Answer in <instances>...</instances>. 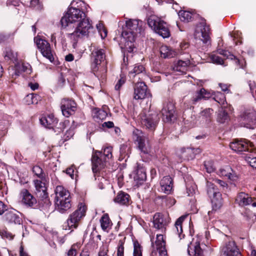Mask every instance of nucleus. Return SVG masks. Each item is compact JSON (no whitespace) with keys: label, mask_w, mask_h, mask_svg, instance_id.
<instances>
[{"label":"nucleus","mask_w":256,"mask_h":256,"mask_svg":"<svg viewBox=\"0 0 256 256\" xmlns=\"http://www.w3.org/2000/svg\"><path fill=\"white\" fill-rule=\"evenodd\" d=\"M88 6L83 1L72 0L66 14L62 18V27L66 28L70 24L78 22L74 32L70 34L71 38L76 40L87 36L92 26L89 19L86 17V12Z\"/></svg>","instance_id":"1"},{"label":"nucleus","mask_w":256,"mask_h":256,"mask_svg":"<svg viewBox=\"0 0 256 256\" xmlns=\"http://www.w3.org/2000/svg\"><path fill=\"white\" fill-rule=\"evenodd\" d=\"M112 147L107 146L104 148L103 153L96 151L92 158V170L95 180L100 182L99 188H103V185L106 182L104 178V171L106 162L112 158Z\"/></svg>","instance_id":"2"},{"label":"nucleus","mask_w":256,"mask_h":256,"mask_svg":"<svg viewBox=\"0 0 256 256\" xmlns=\"http://www.w3.org/2000/svg\"><path fill=\"white\" fill-rule=\"evenodd\" d=\"M142 22L138 20L130 19L126 21L122 33V40L124 42V49L128 52H133L136 48L134 42L138 34L142 30Z\"/></svg>","instance_id":"3"},{"label":"nucleus","mask_w":256,"mask_h":256,"mask_svg":"<svg viewBox=\"0 0 256 256\" xmlns=\"http://www.w3.org/2000/svg\"><path fill=\"white\" fill-rule=\"evenodd\" d=\"M54 194L56 208L60 213L64 214L71 208V197L68 190L62 186H58Z\"/></svg>","instance_id":"4"},{"label":"nucleus","mask_w":256,"mask_h":256,"mask_svg":"<svg viewBox=\"0 0 256 256\" xmlns=\"http://www.w3.org/2000/svg\"><path fill=\"white\" fill-rule=\"evenodd\" d=\"M148 24L156 33L164 38L170 36L168 24L156 16H151L148 19Z\"/></svg>","instance_id":"5"},{"label":"nucleus","mask_w":256,"mask_h":256,"mask_svg":"<svg viewBox=\"0 0 256 256\" xmlns=\"http://www.w3.org/2000/svg\"><path fill=\"white\" fill-rule=\"evenodd\" d=\"M148 24L156 33L164 38L170 36L168 24L156 16H151L148 19Z\"/></svg>","instance_id":"6"},{"label":"nucleus","mask_w":256,"mask_h":256,"mask_svg":"<svg viewBox=\"0 0 256 256\" xmlns=\"http://www.w3.org/2000/svg\"><path fill=\"white\" fill-rule=\"evenodd\" d=\"M207 194L210 198L213 209L216 210L222 205V194L215 186L214 184L210 180L206 182Z\"/></svg>","instance_id":"7"},{"label":"nucleus","mask_w":256,"mask_h":256,"mask_svg":"<svg viewBox=\"0 0 256 256\" xmlns=\"http://www.w3.org/2000/svg\"><path fill=\"white\" fill-rule=\"evenodd\" d=\"M133 140L138 142V148L141 152L148 154L150 152L151 146L146 136H144L142 132L136 129L133 131Z\"/></svg>","instance_id":"8"},{"label":"nucleus","mask_w":256,"mask_h":256,"mask_svg":"<svg viewBox=\"0 0 256 256\" xmlns=\"http://www.w3.org/2000/svg\"><path fill=\"white\" fill-rule=\"evenodd\" d=\"M86 208L83 203H80L78 208L70 215L67 220V224L70 229L76 228L82 218L85 216Z\"/></svg>","instance_id":"9"},{"label":"nucleus","mask_w":256,"mask_h":256,"mask_svg":"<svg viewBox=\"0 0 256 256\" xmlns=\"http://www.w3.org/2000/svg\"><path fill=\"white\" fill-rule=\"evenodd\" d=\"M210 28L205 20H202L196 26L194 36L199 38L204 44H207L210 40Z\"/></svg>","instance_id":"10"},{"label":"nucleus","mask_w":256,"mask_h":256,"mask_svg":"<svg viewBox=\"0 0 256 256\" xmlns=\"http://www.w3.org/2000/svg\"><path fill=\"white\" fill-rule=\"evenodd\" d=\"M140 116L142 124L152 130L155 128L159 120V117L156 114L152 113L150 112L146 114V110L142 111Z\"/></svg>","instance_id":"11"},{"label":"nucleus","mask_w":256,"mask_h":256,"mask_svg":"<svg viewBox=\"0 0 256 256\" xmlns=\"http://www.w3.org/2000/svg\"><path fill=\"white\" fill-rule=\"evenodd\" d=\"M34 41L42 56L47 58L50 62H52L54 58L50 44L46 40L38 36L36 37Z\"/></svg>","instance_id":"12"},{"label":"nucleus","mask_w":256,"mask_h":256,"mask_svg":"<svg viewBox=\"0 0 256 256\" xmlns=\"http://www.w3.org/2000/svg\"><path fill=\"white\" fill-rule=\"evenodd\" d=\"M254 146L253 144L246 140H234L230 144V148L237 153L248 152Z\"/></svg>","instance_id":"13"},{"label":"nucleus","mask_w":256,"mask_h":256,"mask_svg":"<svg viewBox=\"0 0 256 256\" xmlns=\"http://www.w3.org/2000/svg\"><path fill=\"white\" fill-rule=\"evenodd\" d=\"M92 69L94 72H96L98 69V66H100L102 62L105 59L104 50L102 48H96L92 52Z\"/></svg>","instance_id":"14"},{"label":"nucleus","mask_w":256,"mask_h":256,"mask_svg":"<svg viewBox=\"0 0 256 256\" xmlns=\"http://www.w3.org/2000/svg\"><path fill=\"white\" fill-rule=\"evenodd\" d=\"M60 108L62 114L66 117H69L74 114L76 109V102L68 98H63L60 102Z\"/></svg>","instance_id":"15"},{"label":"nucleus","mask_w":256,"mask_h":256,"mask_svg":"<svg viewBox=\"0 0 256 256\" xmlns=\"http://www.w3.org/2000/svg\"><path fill=\"white\" fill-rule=\"evenodd\" d=\"M220 256H242L234 241L230 240L222 248Z\"/></svg>","instance_id":"16"},{"label":"nucleus","mask_w":256,"mask_h":256,"mask_svg":"<svg viewBox=\"0 0 256 256\" xmlns=\"http://www.w3.org/2000/svg\"><path fill=\"white\" fill-rule=\"evenodd\" d=\"M151 96L148 91L147 86L144 82H137L134 88V98L135 100H142L147 96Z\"/></svg>","instance_id":"17"},{"label":"nucleus","mask_w":256,"mask_h":256,"mask_svg":"<svg viewBox=\"0 0 256 256\" xmlns=\"http://www.w3.org/2000/svg\"><path fill=\"white\" fill-rule=\"evenodd\" d=\"M174 106L172 102H168L164 104L162 110V119L164 122H170L175 118Z\"/></svg>","instance_id":"18"},{"label":"nucleus","mask_w":256,"mask_h":256,"mask_svg":"<svg viewBox=\"0 0 256 256\" xmlns=\"http://www.w3.org/2000/svg\"><path fill=\"white\" fill-rule=\"evenodd\" d=\"M36 188V193L42 200H45V202L48 204H50L49 200L48 198V193L46 192V188L44 182L40 180H34V181Z\"/></svg>","instance_id":"19"},{"label":"nucleus","mask_w":256,"mask_h":256,"mask_svg":"<svg viewBox=\"0 0 256 256\" xmlns=\"http://www.w3.org/2000/svg\"><path fill=\"white\" fill-rule=\"evenodd\" d=\"M218 174L220 176L226 177L232 182H236L238 179V175L229 166L220 168L218 172Z\"/></svg>","instance_id":"20"},{"label":"nucleus","mask_w":256,"mask_h":256,"mask_svg":"<svg viewBox=\"0 0 256 256\" xmlns=\"http://www.w3.org/2000/svg\"><path fill=\"white\" fill-rule=\"evenodd\" d=\"M252 198L244 192H239L236 198V203L240 206H244L252 204L253 207H256V202H253Z\"/></svg>","instance_id":"21"},{"label":"nucleus","mask_w":256,"mask_h":256,"mask_svg":"<svg viewBox=\"0 0 256 256\" xmlns=\"http://www.w3.org/2000/svg\"><path fill=\"white\" fill-rule=\"evenodd\" d=\"M21 203L28 207H32L36 204V200L26 189L22 190L20 193Z\"/></svg>","instance_id":"22"},{"label":"nucleus","mask_w":256,"mask_h":256,"mask_svg":"<svg viewBox=\"0 0 256 256\" xmlns=\"http://www.w3.org/2000/svg\"><path fill=\"white\" fill-rule=\"evenodd\" d=\"M20 215V213L15 210L12 209L6 212L3 216V219L8 223L20 224L22 222Z\"/></svg>","instance_id":"23"},{"label":"nucleus","mask_w":256,"mask_h":256,"mask_svg":"<svg viewBox=\"0 0 256 256\" xmlns=\"http://www.w3.org/2000/svg\"><path fill=\"white\" fill-rule=\"evenodd\" d=\"M242 124L248 128H254L256 124L255 112H246L242 116Z\"/></svg>","instance_id":"24"},{"label":"nucleus","mask_w":256,"mask_h":256,"mask_svg":"<svg viewBox=\"0 0 256 256\" xmlns=\"http://www.w3.org/2000/svg\"><path fill=\"white\" fill-rule=\"evenodd\" d=\"M188 253L190 256H204L200 242L193 240L188 246Z\"/></svg>","instance_id":"25"},{"label":"nucleus","mask_w":256,"mask_h":256,"mask_svg":"<svg viewBox=\"0 0 256 256\" xmlns=\"http://www.w3.org/2000/svg\"><path fill=\"white\" fill-rule=\"evenodd\" d=\"M22 72L28 74H30L32 68L30 64H28L17 63L15 64L14 69L12 70L10 72L12 76L14 77V76H18Z\"/></svg>","instance_id":"26"},{"label":"nucleus","mask_w":256,"mask_h":256,"mask_svg":"<svg viewBox=\"0 0 256 256\" xmlns=\"http://www.w3.org/2000/svg\"><path fill=\"white\" fill-rule=\"evenodd\" d=\"M201 152L199 148H183L180 150L181 156L184 160H190L194 158L195 156Z\"/></svg>","instance_id":"27"},{"label":"nucleus","mask_w":256,"mask_h":256,"mask_svg":"<svg viewBox=\"0 0 256 256\" xmlns=\"http://www.w3.org/2000/svg\"><path fill=\"white\" fill-rule=\"evenodd\" d=\"M156 248L158 251L160 256H168L167 251L166 249V242L164 240L163 235L161 234L156 235L155 242Z\"/></svg>","instance_id":"28"},{"label":"nucleus","mask_w":256,"mask_h":256,"mask_svg":"<svg viewBox=\"0 0 256 256\" xmlns=\"http://www.w3.org/2000/svg\"><path fill=\"white\" fill-rule=\"evenodd\" d=\"M40 124L48 128H53L58 123V120L52 114L42 117L40 119Z\"/></svg>","instance_id":"29"},{"label":"nucleus","mask_w":256,"mask_h":256,"mask_svg":"<svg viewBox=\"0 0 256 256\" xmlns=\"http://www.w3.org/2000/svg\"><path fill=\"white\" fill-rule=\"evenodd\" d=\"M218 52L226 58L230 59L231 60H233L236 66H238L240 68H244V62H245L242 60H240L238 58L235 56L230 53V52L223 50L218 49Z\"/></svg>","instance_id":"30"},{"label":"nucleus","mask_w":256,"mask_h":256,"mask_svg":"<svg viewBox=\"0 0 256 256\" xmlns=\"http://www.w3.org/2000/svg\"><path fill=\"white\" fill-rule=\"evenodd\" d=\"M160 190L166 194H170L172 188V180L170 176H164L160 182Z\"/></svg>","instance_id":"31"},{"label":"nucleus","mask_w":256,"mask_h":256,"mask_svg":"<svg viewBox=\"0 0 256 256\" xmlns=\"http://www.w3.org/2000/svg\"><path fill=\"white\" fill-rule=\"evenodd\" d=\"M166 221L164 216L160 213H156L153 218V224L154 227L158 230L165 229Z\"/></svg>","instance_id":"32"},{"label":"nucleus","mask_w":256,"mask_h":256,"mask_svg":"<svg viewBox=\"0 0 256 256\" xmlns=\"http://www.w3.org/2000/svg\"><path fill=\"white\" fill-rule=\"evenodd\" d=\"M144 68L142 64H136L134 66L133 68L130 72V76L138 79L143 78V76H146L144 74Z\"/></svg>","instance_id":"33"},{"label":"nucleus","mask_w":256,"mask_h":256,"mask_svg":"<svg viewBox=\"0 0 256 256\" xmlns=\"http://www.w3.org/2000/svg\"><path fill=\"white\" fill-rule=\"evenodd\" d=\"M190 64V61L188 58V57L186 60H178L176 63H174L173 66V70L174 71L180 72L182 74L186 73L188 66Z\"/></svg>","instance_id":"34"},{"label":"nucleus","mask_w":256,"mask_h":256,"mask_svg":"<svg viewBox=\"0 0 256 256\" xmlns=\"http://www.w3.org/2000/svg\"><path fill=\"white\" fill-rule=\"evenodd\" d=\"M244 157L250 165L256 168V148L254 146L250 148L249 152L244 153Z\"/></svg>","instance_id":"35"},{"label":"nucleus","mask_w":256,"mask_h":256,"mask_svg":"<svg viewBox=\"0 0 256 256\" xmlns=\"http://www.w3.org/2000/svg\"><path fill=\"white\" fill-rule=\"evenodd\" d=\"M136 174L134 177L136 180L141 183L146 180V176L145 170L142 166L140 163H136Z\"/></svg>","instance_id":"36"},{"label":"nucleus","mask_w":256,"mask_h":256,"mask_svg":"<svg viewBox=\"0 0 256 256\" xmlns=\"http://www.w3.org/2000/svg\"><path fill=\"white\" fill-rule=\"evenodd\" d=\"M187 216H182L180 217L176 222L174 224V231L178 236L180 239L184 237V234L182 233V223Z\"/></svg>","instance_id":"37"},{"label":"nucleus","mask_w":256,"mask_h":256,"mask_svg":"<svg viewBox=\"0 0 256 256\" xmlns=\"http://www.w3.org/2000/svg\"><path fill=\"white\" fill-rule=\"evenodd\" d=\"M114 200L120 204L126 205L128 204L130 196L126 192H120L117 194Z\"/></svg>","instance_id":"38"},{"label":"nucleus","mask_w":256,"mask_h":256,"mask_svg":"<svg viewBox=\"0 0 256 256\" xmlns=\"http://www.w3.org/2000/svg\"><path fill=\"white\" fill-rule=\"evenodd\" d=\"M160 56L164 58H171L176 55V52L168 46H162L160 49Z\"/></svg>","instance_id":"39"},{"label":"nucleus","mask_w":256,"mask_h":256,"mask_svg":"<svg viewBox=\"0 0 256 256\" xmlns=\"http://www.w3.org/2000/svg\"><path fill=\"white\" fill-rule=\"evenodd\" d=\"M100 226L102 230L108 232L111 228L112 222L110 221L108 214H104L100 220Z\"/></svg>","instance_id":"40"},{"label":"nucleus","mask_w":256,"mask_h":256,"mask_svg":"<svg viewBox=\"0 0 256 256\" xmlns=\"http://www.w3.org/2000/svg\"><path fill=\"white\" fill-rule=\"evenodd\" d=\"M213 113V110L212 108H206L202 111L200 114V118L202 123H208L211 120V116Z\"/></svg>","instance_id":"41"},{"label":"nucleus","mask_w":256,"mask_h":256,"mask_svg":"<svg viewBox=\"0 0 256 256\" xmlns=\"http://www.w3.org/2000/svg\"><path fill=\"white\" fill-rule=\"evenodd\" d=\"M210 96V94L207 92L204 88H201L200 90L198 92L195 96L193 98L194 103H196L199 100L202 98L206 99Z\"/></svg>","instance_id":"42"},{"label":"nucleus","mask_w":256,"mask_h":256,"mask_svg":"<svg viewBox=\"0 0 256 256\" xmlns=\"http://www.w3.org/2000/svg\"><path fill=\"white\" fill-rule=\"evenodd\" d=\"M40 100V96L34 94H28L25 98L26 102L28 105L31 104H37L38 102Z\"/></svg>","instance_id":"43"},{"label":"nucleus","mask_w":256,"mask_h":256,"mask_svg":"<svg viewBox=\"0 0 256 256\" xmlns=\"http://www.w3.org/2000/svg\"><path fill=\"white\" fill-rule=\"evenodd\" d=\"M4 54L6 60L16 61L17 60V54L13 52L10 48H6Z\"/></svg>","instance_id":"44"},{"label":"nucleus","mask_w":256,"mask_h":256,"mask_svg":"<svg viewBox=\"0 0 256 256\" xmlns=\"http://www.w3.org/2000/svg\"><path fill=\"white\" fill-rule=\"evenodd\" d=\"M229 117L228 112L223 110H220L218 113L217 120L220 123H224L228 121Z\"/></svg>","instance_id":"45"},{"label":"nucleus","mask_w":256,"mask_h":256,"mask_svg":"<svg viewBox=\"0 0 256 256\" xmlns=\"http://www.w3.org/2000/svg\"><path fill=\"white\" fill-rule=\"evenodd\" d=\"M210 59L214 64L224 66H226V64H224L223 60L216 54H211L210 56Z\"/></svg>","instance_id":"46"},{"label":"nucleus","mask_w":256,"mask_h":256,"mask_svg":"<svg viewBox=\"0 0 256 256\" xmlns=\"http://www.w3.org/2000/svg\"><path fill=\"white\" fill-rule=\"evenodd\" d=\"M179 17L182 21L188 22L192 19V14L188 11L180 10L178 12Z\"/></svg>","instance_id":"47"},{"label":"nucleus","mask_w":256,"mask_h":256,"mask_svg":"<svg viewBox=\"0 0 256 256\" xmlns=\"http://www.w3.org/2000/svg\"><path fill=\"white\" fill-rule=\"evenodd\" d=\"M214 100L222 106H224L226 103L225 96L220 92H216L214 98Z\"/></svg>","instance_id":"48"},{"label":"nucleus","mask_w":256,"mask_h":256,"mask_svg":"<svg viewBox=\"0 0 256 256\" xmlns=\"http://www.w3.org/2000/svg\"><path fill=\"white\" fill-rule=\"evenodd\" d=\"M0 236L3 239L8 240H12L14 235L12 234L11 232H8L6 229H2L0 230Z\"/></svg>","instance_id":"49"},{"label":"nucleus","mask_w":256,"mask_h":256,"mask_svg":"<svg viewBox=\"0 0 256 256\" xmlns=\"http://www.w3.org/2000/svg\"><path fill=\"white\" fill-rule=\"evenodd\" d=\"M134 256H142V247L138 242L134 243Z\"/></svg>","instance_id":"50"},{"label":"nucleus","mask_w":256,"mask_h":256,"mask_svg":"<svg viewBox=\"0 0 256 256\" xmlns=\"http://www.w3.org/2000/svg\"><path fill=\"white\" fill-rule=\"evenodd\" d=\"M124 240H119L117 248V256H124Z\"/></svg>","instance_id":"51"},{"label":"nucleus","mask_w":256,"mask_h":256,"mask_svg":"<svg viewBox=\"0 0 256 256\" xmlns=\"http://www.w3.org/2000/svg\"><path fill=\"white\" fill-rule=\"evenodd\" d=\"M186 192L188 196H192L194 194H195L196 190V186L194 184H186Z\"/></svg>","instance_id":"52"},{"label":"nucleus","mask_w":256,"mask_h":256,"mask_svg":"<svg viewBox=\"0 0 256 256\" xmlns=\"http://www.w3.org/2000/svg\"><path fill=\"white\" fill-rule=\"evenodd\" d=\"M107 116V113L106 112L102 110H96L94 115V117L97 118L102 120L104 119Z\"/></svg>","instance_id":"53"},{"label":"nucleus","mask_w":256,"mask_h":256,"mask_svg":"<svg viewBox=\"0 0 256 256\" xmlns=\"http://www.w3.org/2000/svg\"><path fill=\"white\" fill-rule=\"evenodd\" d=\"M204 167L208 172L210 173L214 170V162L212 160H208L204 162Z\"/></svg>","instance_id":"54"},{"label":"nucleus","mask_w":256,"mask_h":256,"mask_svg":"<svg viewBox=\"0 0 256 256\" xmlns=\"http://www.w3.org/2000/svg\"><path fill=\"white\" fill-rule=\"evenodd\" d=\"M75 166L72 165L71 166L68 168L66 170V174L68 175L72 179L74 178L75 176H76V172H77L74 171Z\"/></svg>","instance_id":"55"},{"label":"nucleus","mask_w":256,"mask_h":256,"mask_svg":"<svg viewBox=\"0 0 256 256\" xmlns=\"http://www.w3.org/2000/svg\"><path fill=\"white\" fill-rule=\"evenodd\" d=\"M33 172L39 178L43 177L42 170L38 166H34L32 168Z\"/></svg>","instance_id":"56"},{"label":"nucleus","mask_w":256,"mask_h":256,"mask_svg":"<svg viewBox=\"0 0 256 256\" xmlns=\"http://www.w3.org/2000/svg\"><path fill=\"white\" fill-rule=\"evenodd\" d=\"M212 181L214 182V184H217L220 185V186L222 188H227L228 184L224 181L218 180V178H215L212 180Z\"/></svg>","instance_id":"57"},{"label":"nucleus","mask_w":256,"mask_h":256,"mask_svg":"<svg viewBox=\"0 0 256 256\" xmlns=\"http://www.w3.org/2000/svg\"><path fill=\"white\" fill-rule=\"evenodd\" d=\"M126 79L122 77L118 82L115 86V89L116 90H119L121 86L125 83Z\"/></svg>","instance_id":"58"},{"label":"nucleus","mask_w":256,"mask_h":256,"mask_svg":"<svg viewBox=\"0 0 256 256\" xmlns=\"http://www.w3.org/2000/svg\"><path fill=\"white\" fill-rule=\"evenodd\" d=\"M176 202V200L174 198L171 197H167L166 198V205L169 207L173 206Z\"/></svg>","instance_id":"59"},{"label":"nucleus","mask_w":256,"mask_h":256,"mask_svg":"<svg viewBox=\"0 0 256 256\" xmlns=\"http://www.w3.org/2000/svg\"><path fill=\"white\" fill-rule=\"evenodd\" d=\"M75 246H72L67 252L66 256H76V250Z\"/></svg>","instance_id":"60"},{"label":"nucleus","mask_w":256,"mask_h":256,"mask_svg":"<svg viewBox=\"0 0 256 256\" xmlns=\"http://www.w3.org/2000/svg\"><path fill=\"white\" fill-rule=\"evenodd\" d=\"M108 249L107 248L103 247L100 248V250L98 253V256H108Z\"/></svg>","instance_id":"61"},{"label":"nucleus","mask_w":256,"mask_h":256,"mask_svg":"<svg viewBox=\"0 0 256 256\" xmlns=\"http://www.w3.org/2000/svg\"><path fill=\"white\" fill-rule=\"evenodd\" d=\"M216 229L212 227H211L208 230H206L205 232L206 238L208 240L210 238V234L213 232Z\"/></svg>","instance_id":"62"},{"label":"nucleus","mask_w":256,"mask_h":256,"mask_svg":"<svg viewBox=\"0 0 256 256\" xmlns=\"http://www.w3.org/2000/svg\"><path fill=\"white\" fill-rule=\"evenodd\" d=\"M74 134V131L73 129H70L68 130L65 134L66 136L68 139L70 138Z\"/></svg>","instance_id":"63"},{"label":"nucleus","mask_w":256,"mask_h":256,"mask_svg":"<svg viewBox=\"0 0 256 256\" xmlns=\"http://www.w3.org/2000/svg\"><path fill=\"white\" fill-rule=\"evenodd\" d=\"M65 82V78L62 74H60L58 80V84L60 86H62Z\"/></svg>","instance_id":"64"}]
</instances>
